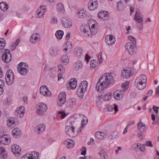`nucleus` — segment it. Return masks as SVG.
Instances as JSON below:
<instances>
[{
  "label": "nucleus",
  "mask_w": 159,
  "mask_h": 159,
  "mask_svg": "<svg viewBox=\"0 0 159 159\" xmlns=\"http://www.w3.org/2000/svg\"><path fill=\"white\" fill-rule=\"evenodd\" d=\"M115 80L111 73H106L102 75L98 80L96 86L98 91L102 90L105 88L108 87L114 83Z\"/></svg>",
  "instance_id": "f257e3e1"
},
{
  "label": "nucleus",
  "mask_w": 159,
  "mask_h": 159,
  "mask_svg": "<svg viewBox=\"0 0 159 159\" xmlns=\"http://www.w3.org/2000/svg\"><path fill=\"white\" fill-rule=\"evenodd\" d=\"M147 77L144 75H142L139 77H137L135 81V85L139 89H143L146 86V83Z\"/></svg>",
  "instance_id": "f03ea898"
},
{
  "label": "nucleus",
  "mask_w": 159,
  "mask_h": 159,
  "mask_svg": "<svg viewBox=\"0 0 159 159\" xmlns=\"http://www.w3.org/2000/svg\"><path fill=\"white\" fill-rule=\"evenodd\" d=\"M74 122V120L72 119H70L67 120L66 123L65 131L67 135L72 137H75L74 128L73 126V124Z\"/></svg>",
  "instance_id": "7ed1b4c3"
},
{
  "label": "nucleus",
  "mask_w": 159,
  "mask_h": 159,
  "mask_svg": "<svg viewBox=\"0 0 159 159\" xmlns=\"http://www.w3.org/2000/svg\"><path fill=\"white\" fill-rule=\"evenodd\" d=\"M5 79L7 84L10 85L13 83L14 80V74L11 70H9L7 71Z\"/></svg>",
  "instance_id": "20e7f679"
},
{
  "label": "nucleus",
  "mask_w": 159,
  "mask_h": 159,
  "mask_svg": "<svg viewBox=\"0 0 159 159\" xmlns=\"http://www.w3.org/2000/svg\"><path fill=\"white\" fill-rule=\"evenodd\" d=\"M129 43H126L125 45V48L129 54L131 55H133L136 53L137 50L136 45H133Z\"/></svg>",
  "instance_id": "39448f33"
},
{
  "label": "nucleus",
  "mask_w": 159,
  "mask_h": 159,
  "mask_svg": "<svg viewBox=\"0 0 159 159\" xmlns=\"http://www.w3.org/2000/svg\"><path fill=\"white\" fill-rule=\"evenodd\" d=\"M39 155V153L37 152H32L26 153L21 157V159H38Z\"/></svg>",
  "instance_id": "423d86ee"
},
{
  "label": "nucleus",
  "mask_w": 159,
  "mask_h": 159,
  "mask_svg": "<svg viewBox=\"0 0 159 159\" xmlns=\"http://www.w3.org/2000/svg\"><path fill=\"white\" fill-rule=\"evenodd\" d=\"M5 52L2 54V61L5 63H8L11 60V56L10 52L8 49H4Z\"/></svg>",
  "instance_id": "0eeeda50"
},
{
  "label": "nucleus",
  "mask_w": 159,
  "mask_h": 159,
  "mask_svg": "<svg viewBox=\"0 0 159 159\" xmlns=\"http://www.w3.org/2000/svg\"><path fill=\"white\" fill-rule=\"evenodd\" d=\"M26 65L25 63L23 62H20L17 65V70L18 72L22 75H25L28 71V70L27 68L25 67Z\"/></svg>",
  "instance_id": "6e6552de"
},
{
  "label": "nucleus",
  "mask_w": 159,
  "mask_h": 159,
  "mask_svg": "<svg viewBox=\"0 0 159 159\" xmlns=\"http://www.w3.org/2000/svg\"><path fill=\"white\" fill-rule=\"evenodd\" d=\"M90 29V26L88 25H82L80 28L81 31L83 32V35L85 37L91 36L92 35Z\"/></svg>",
  "instance_id": "1a4fd4ad"
},
{
  "label": "nucleus",
  "mask_w": 159,
  "mask_h": 159,
  "mask_svg": "<svg viewBox=\"0 0 159 159\" xmlns=\"http://www.w3.org/2000/svg\"><path fill=\"white\" fill-rule=\"evenodd\" d=\"M25 111V107L23 106H21L16 109L15 115L18 117L21 118L23 116Z\"/></svg>",
  "instance_id": "9d476101"
},
{
  "label": "nucleus",
  "mask_w": 159,
  "mask_h": 159,
  "mask_svg": "<svg viewBox=\"0 0 159 159\" xmlns=\"http://www.w3.org/2000/svg\"><path fill=\"white\" fill-rule=\"evenodd\" d=\"M60 51V49L58 47H52L49 49V56L51 57H55L58 55Z\"/></svg>",
  "instance_id": "9b49d317"
},
{
  "label": "nucleus",
  "mask_w": 159,
  "mask_h": 159,
  "mask_svg": "<svg viewBox=\"0 0 159 159\" xmlns=\"http://www.w3.org/2000/svg\"><path fill=\"white\" fill-rule=\"evenodd\" d=\"M124 90L122 91L120 89H119L115 91L113 93V97L114 98L117 100H119L121 99L124 94Z\"/></svg>",
  "instance_id": "f8f14e48"
},
{
  "label": "nucleus",
  "mask_w": 159,
  "mask_h": 159,
  "mask_svg": "<svg viewBox=\"0 0 159 159\" xmlns=\"http://www.w3.org/2000/svg\"><path fill=\"white\" fill-rule=\"evenodd\" d=\"M98 6L97 0H90L88 2V7L89 9L91 11L95 10Z\"/></svg>",
  "instance_id": "ddd939ff"
},
{
  "label": "nucleus",
  "mask_w": 159,
  "mask_h": 159,
  "mask_svg": "<svg viewBox=\"0 0 159 159\" xmlns=\"http://www.w3.org/2000/svg\"><path fill=\"white\" fill-rule=\"evenodd\" d=\"M40 94L45 96H50L51 92L47 86L43 85L40 87Z\"/></svg>",
  "instance_id": "4468645a"
},
{
  "label": "nucleus",
  "mask_w": 159,
  "mask_h": 159,
  "mask_svg": "<svg viewBox=\"0 0 159 159\" xmlns=\"http://www.w3.org/2000/svg\"><path fill=\"white\" fill-rule=\"evenodd\" d=\"M115 41L114 37L112 35H107L105 37V41L108 45H112L115 43Z\"/></svg>",
  "instance_id": "2eb2a0df"
},
{
  "label": "nucleus",
  "mask_w": 159,
  "mask_h": 159,
  "mask_svg": "<svg viewBox=\"0 0 159 159\" xmlns=\"http://www.w3.org/2000/svg\"><path fill=\"white\" fill-rule=\"evenodd\" d=\"M61 23L66 28H70L72 26L71 20L69 19L63 18L61 21Z\"/></svg>",
  "instance_id": "dca6fc26"
},
{
  "label": "nucleus",
  "mask_w": 159,
  "mask_h": 159,
  "mask_svg": "<svg viewBox=\"0 0 159 159\" xmlns=\"http://www.w3.org/2000/svg\"><path fill=\"white\" fill-rule=\"evenodd\" d=\"M77 80L75 78H71L69 81V83L66 84V87L68 88L70 87L72 89H75L77 86Z\"/></svg>",
  "instance_id": "f3484780"
},
{
  "label": "nucleus",
  "mask_w": 159,
  "mask_h": 159,
  "mask_svg": "<svg viewBox=\"0 0 159 159\" xmlns=\"http://www.w3.org/2000/svg\"><path fill=\"white\" fill-rule=\"evenodd\" d=\"M135 20L136 24H138L137 26L138 29L141 30L143 28V20L142 17H134Z\"/></svg>",
  "instance_id": "a211bd4d"
},
{
  "label": "nucleus",
  "mask_w": 159,
  "mask_h": 159,
  "mask_svg": "<svg viewBox=\"0 0 159 159\" xmlns=\"http://www.w3.org/2000/svg\"><path fill=\"white\" fill-rule=\"evenodd\" d=\"M132 75L131 71L129 69H124L122 71L121 76L123 78L127 79Z\"/></svg>",
  "instance_id": "6ab92c4d"
},
{
  "label": "nucleus",
  "mask_w": 159,
  "mask_h": 159,
  "mask_svg": "<svg viewBox=\"0 0 159 159\" xmlns=\"http://www.w3.org/2000/svg\"><path fill=\"white\" fill-rule=\"evenodd\" d=\"M16 119L13 117H8L7 120V124L8 126L11 128L14 127Z\"/></svg>",
  "instance_id": "aec40b11"
},
{
  "label": "nucleus",
  "mask_w": 159,
  "mask_h": 159,
  "mask_svg": "<svg viewBox=\"0 0 159 159\" xmlns=\"http://www.w3.org/2000/svg\"><path fill=\"white\" fill-rule=\"evenodd\" d=\"M12 152L15 155L18 156L20 154L21 149L20 147L16 144H14L11 147Z\"/></svg>",
  "instance_id": "412c9836"
},
{
  "label": "nucleus",
  "mask_w": 159,
  "mask_h": 159,
  "mask_svg": "<svg viewBox=\"0 0 159 159\" xmlns=\"http://www.w3.org/2000/svg\"><path fill=\"white\" fill-rule=\"evenodd\" d=\"M98 17L102 20H107L109 17L107 12L106 11H101L98 14Z\"/></svg>",
  "instance_id": "4be33fe9"
},
{
  "label": "nucleus",
  "mask_w": 159,
  "mask_h": 159,
  "mask_svg": "<svg viewBox=\"0 0 159 159\" xmlns=\"http://www.w3.org/2000/svg\"><path fill=\"white\" fill-rule=\"evenodd\" d=\"M88 85V83L87 81H83L80 83L78 89H80L81 90L86 92L87 90Z\"/></svg>",
  "instance_id": "5701e85b"
},
{
  "label": "nucleus",
  "mask_w": 159,
  "mask_h": 159,
  "mask_svg": "<svg viewBox=\"0 0 159 159\" xmlns=\"http://www.w3.org/2000/svg\"><path fill=\"white\" fill-rule=\"evenodd\" d=\"M75 56L80 57L83 55L82 49L79 47H77L74 53Z\"/></svg>",
  "instance_id": "b1692460"
},
{
  "label": "nucleus",
  "mask_w": 159,
  "mask_h": 159,
  "mask_svg": "<svg viewBox=\"0 0 159 159\" xmlns=\"http://www.w3.org/2000/svg\"><path fill=\"white\" fill-rule=\"evenodd\" d=\"M137 128L138 130L140 131L141 132H144L146 130V125L145 124H143L141 121L138 125Z\"/></svg>",
  "instance_id": "393cba45"
},
{
  "label": "nucleus",
  "mask_w": 159,
  "mask_h": 159,
  "mask_svg": "<svg viewBox=\"0 0 159 159\" xmlns=\"http://www.w3.org/2000/svg\"><path fill=\"white\" fill-rule=\"evenodd\" d=\"M65 142L67 143L66 144L67 145V148L68 149H71L74 146L75 142L72 139H68L65 140Z\"/></svg>",
  "instance_id": "a878e982"
},
{
  "label": "nucleus",
  "mask_w": 159,
  "mask_h": 159,
  "mask_svg": "<svg viewBox=\"0 0 159 159\" xmlns=\"http://www.w3.org/2000/svg\"><path fill=\"white\" fill-rule=\"evenodd\" d=\"M47 109L48 107L46 104L40 103V115H44V112H46Z\"/></svg>",
  "instance_id": "bb28decb"
},
{
  "label": "nucleus",
  "mask_w": 159,
  "mask_h": 159,
  "mask_svg": "<svg viewBox=\"0 0 159 159\" xmlns=\"http://www.w3.org/2000/svg\"><path fill=\"white\" fill-rule=\"evenodd\" d=\"M77 14L79 17L80 18H84L87 16V12L84 10L79 11Z\"/></svg>",
  "instance_id": "cd10ccee"
},
{
  "label": "nucleus",
  "mask_w": 159,
  "mask_h": 159,
  "mask_svg": "<svg viewBox=\"0 0 159 159\" xmlns=\"http://www.w3.org/2000/svg\"><path fill=\"white\" fill-rule=\"evenodd\" d=\"M21 130L18 128L14 129L12 132V135L15 137H16L17 136L21 135Z\"/></svg>",
  "instance_id": "c85d7f7f"
},
{
  "label": "nucleus",
  "mask_w": 159,
  "mask_h": 159,
  "mask_svg": "<svg viewBox=\"0 0 159 159\" xmlns=\"http://www.w3.org/2000/svg\"><path fill=\"white\" fill-rule=\"evenodd\" d=\"M82 63L80 61H78L74 63L73 68L76 70H79L82 67Z\"/></svg>",
  "instance_id": "c756f323"
},
{
  "label": "nucleus",
  "mask_w": 159,
  "mask_h": 159,
  "mask_svg": "<svg viewBox=\"0 0 159 159\" xmlns=\"http://www.w3.org/2000/svg\"><path fill=\"white\" fill-rule=\"evenodd\" d=\"M95 136L97 138L102 139L105 137L106 135L103 133L98 131L95 133Z\"/></svg>",
  "instance_id": "7c9ffc66"
},
{
  "label": "nucleus",
  "mask_w": 159,
  "mask_h": 159,
  "mask_svg": "<svg viewBox=\"0 0 159 159\" xmlns=\"http://www.w3.org/2000/svg\"><path fill=\"white\" fill-rule=\"evenodd\" d=\"M98 154L100 155L101 159H108V156L106 152L104 151H100Z\"/></svg>",
  "instance_id": "2f4dec72"
},
{
  "label": "nucleus",
  "mask_w": 159,
  "mask_h": 159,
  "mask_svg": "<svg viewBox=\"0 0 159 159\" xmlns=\"http://www.w3.org/2000/svg\"><path fill=\"white\" fill-rule=\"evenodd\" d=\"M8 8V4L5 2H2L0 3V8L3 11H6Z\"/></svg>",
  "instance_id": "473e14b6"
},
{
  "label": "nucleus",
  "mask_w": 159,
  "mask_h": 159,
  "mask_svg": "<svg viewBox=\"0 0 159 159\" xmlns=\"http://www.w3.org/2000/svg\"><path fill=\"white\" fill-rule=\"evenodd\" d=\"M61 59L62 62L65 65L67 64L69 61L68 57L66 55H63L62 56Z\"/></svg>",
  "instance_id": "72a5a7b5"
},
{
  "label": "nucleus",
  "mask_w": 159,
  "mask_h": 159,
  "mask_svg": "<svg viewBox=\"0 0 159 159\" xmlns=\"http://www.w3.org/2000/svg\"><path fill=\"white\" fill-rule=\"evenodd\" d=\"M64 35V32L61 30H58L55 33L56 37L59 39H61Z\"/></svg>",
  "instance_id": "f704fd0d"
},
{
  "label": "nucleus",
  "mask_w": 159,
  "mask_h": 159,
  "mask_svg": "<svg viewBox=\"0 0 159 159\" xmlns=\"http://www.w3.org/2000/svg\"><path fill=\"white\" fill-rule=\"evenodd\" d=\"M38 39V37L37 36V34H34L31 36L30 41L31 43H35L37 42V40Z\"/></svg>",
  "instance_id": "c9c22d12"
},
{
  "label": "nucleus",
  "mask_w": 159,
  "mask_h": 159,
  "mask_svg": "<svg viewBox=\"0 0 159 159\" xmlns=\"http://www.w3.org/2000/svg\"><path fill=\"white\" fill-rule=\"evenodd\" d=\"M76 100L74 98H72L70 99L67 101L66 103V106L67 107H68L69 106H71L73 105H75V104Z\"/></svg>",
  "instance_id": "e433bc0d"
},
{
  "label": "nucleus",
  "mask_w": 159,
  "mask_h": 159,
  "mask_svg": "<svg viewBox=\"0 0 159 159\" xmlns=\"http://www.w3.org/2000/svg\"><path fill=\"white\" fill-rule=\"evenodd\" d=\"M113 106L114 107H113L111 105H108L107 107L108 110V111H111L114 109L115 111V113H116L118 111L117 107L115 104H114Z\"/></svg>",
  "instance_id": "4c0bfd02"
},
{
  "label": "nucleus",
  "mask_w": 159,
  "mask_h": 159,
  "mask_svg": "<svg viewBox=\"0 0 159 159\" xmlns=\"http://www.w3.org/2000/svg\"><path fill=\"white\" fill-rule=\"evenodd\" d=\"M57 9L58 12L60 13L63 12L64 11L63 5L62 3L57 4Z\"/></svg>",
  "instance_id": "58836bf2"
},
{
  "label": "nucleus",
  "mask_w": 159,
  "mask_h": 159,
  "mask_svg": "<svg viewBox=\"0 0 159 159\" xmlns=\"http://www.w3.org/2000/svg\"><path fill=\"white\" fill-rule=\"evenodd\" d=\"M47 6L45 5L40 6V18L44 17V13L46 12L47 10Z\"/></svg>",
  "instance_id": "ea45409f"
},
{
  "label": "nucleus",
  "mask_w": 159,
  "mask_h": 159,
  "mask_svg": "<svg viewBox=\"0 0 159 159\" xmlns=\"http://www.w3.org/2000/svg\"><path fill=\"white\" fill-rule=\"evenodd\" d=\"M128 38L129 40L131 42H128L127 43H132V44L133 45H136V41L135 38L133 36L130 35L128 36Z\"/></svg>",
  "instance_id": "a19ab883"
},
{
  "label": "nucleus",
  "mask_w": 159,
  "mask_h": 159,
  "mask_svg": "<svg viewBox=\"0 0 159 159\" xmlns=\"http://www.w3.org/2000/svg\"><path fill=\"white\" fill-rule=\"evenodd\" d=\"M6 42L3 38H0V49H3L6 45Z\"/></svg>",
  "instance_id": "79ce46f5"
},
{
  "label": "nucleus",
  "mask_w": 159,
  "mask_h": 159,
  "mask_svg": "<svg viewBox=\"0 0 159 159\" xmlns=\"http://www.w3.org/2000/svg\"><path fill=\"white\" fill-rule=\"evenodd\" d=\"M85 92L80 89H78L77 91V93L79 98L82 99L84 97V94Z\"/></svg>",
  "instance_id": "37998d69"
},
{
  "label": "nucleus",
  "mask_w": 159,
  "mask_h": 159,
  "mask_svg": "<svg viewBox=\"0 0 159 159\" xmlns=\"http://www.w3.org/2000/svg\"><path fill=\"white\" fill-rule=\"evenodd\" d=\"M66 47L64 49V50L65 51H67L68 50L70 51L72 47V43L70 42H68L66 43Z\"/></svg>",
  "instance_id": "c03bdc74"
},
{
  "label": "nucleus",
  "mask_w": 159,
  "mask_h": 159,
  "mask_svg": "<svg viewBox=\"0 0 159 159\" xmlns=\"http://www.w3.org/2000/svg\"><path fill=\"white\" fill-rule=\"evenodd\" d=\"M66 93L64 92H61L59 93L58 98L62 100L64 99L65 101L66 102Z\"/></svg>",
  "instance_id": "a18cd8bd"
},
{
  "label": "nucleus",
  "mask_w": 159,
  "mask_h": 159,
  "mask_svg": "<svg viewBox=\"0 0 159 159\" xmlns=\"http://www.w3.org/2000/svg\"><path fill=\"white\" fill-rule=\"evenodd\" d=\"M124 6L123 5L121 1H119L117 3V7L116 9L117 10H120L123 9Z\"/></svg>",
  "instance_id": "49530a36"
},
{
  "label": "nucleus",
  "mask_w": 159,
  "mask_h": 159,
  "mask_svg": "<svg viewBox=\"0 0 159 159\" xmlns=\"http://www.w3.org/2000/svg\"><path fill=\"white\" fill-rule=\"evenodd\" d=\"M9 141V139L6 138L5 136H2L0 138V142H2L3 143H8Z\"/></svg>",
  "instance_id": "de8ad7c7"
},
{
  "label": "nucleus",
  "mask_w": 159,
  "mask_h": 159,
  "mask_svg": "<svg viewBox=\"0 0 159 159\" xmlns=\"http://www.w3.org/2000/svg\"><path fill=\"white\" fill-rule=\"evenodd\" d=\"M20 42L19 38L14 43H12L11 47L12 50L15 49L16 46H17Z\"/></svg>",
  "instance_id": "09e8293b"
},
{
  "label": "nucleus",
  "mask_w": 159,
  "mask_h": 159,
  "mask_svg": "<svg viewBox=\"0 0 159 159\" xmlns=\"http://www.w3.org/2000/svg\"><path fill=\"white\" fill-rule=\"evenodd\" d=\"M95 25L93 24L91 26V28H90V31L91 32L92 35L95 34L97 33V30L95 28Z\"/></svg>",
  "instance_id": "8fccbe9b"
},
{
  "label": "nucleus",
  "mask_w": 159,
  "mask_h": 159,
  "mask_svg": "<svg viewBox=\"0 0 159 159\" xmlns=\"http://www.w3.org/2000/svg\"><path fill=\"white\" fill-rule=\"evenodd\" d=\"M112 93H107L104 96L103 99L105 101H107L111 98Z\"/></svg>",
  "instance_id": "3c124183"
},
{
  "label": "nucleus",
  "mask_w": 159,
  "mask_h": 159,
  "mask_svg": "<svg viewBox=\"0 0 159 159\" xmlns=\"http://www.w3.org/2000/svg\"><path fill=\"white\" fill-rule=\"evenodd\" d=\"M65 102L64 99L63 100L60 99L58 98L57 101V105L58 106L61 107L62 106Z\"/></svg>",
  "instance_id": "603ef678"
},
{
  "label": "nucleus",
  "mask_w": 159,
  "mask_h": 159,
  "mask_svg": "<svg viewBox=\"0 0 159 159\" xmlns=\"http://www.w3.org/2000/svg\"><path fill=\"white\" fill-rule=\"evenodd\" d=\"M95 60H92L90 62V65L91 67H95L96 66L97 63Z\"/></svg>",
  "instance_id": "864d4df0"
},
{
  "label": "nucleus",
  "mask_w": 159,
  "mask_h": 159,
  "mask_svg": "<svg viewBox=\"0 0 159 159\" xmlns=\"http://www.w3.org/2000/svg\"><path fill=\"white\" fill-rule=\"evenodd\" d=\"M36 112L39 115H40V103L36 105L35 107Z\"/></svg>",
  "instance_id": "5fc2aeb1"
},
{
  "label": "nucleus",
  "mask_w": 159,
  "mask_h": 159,
  "mask_svg": "<svg viewBox=\"0 0 159 159\" xmlns=\"http://www.w3.org/2000/svg\"><path fill=\"white\" fill-rule=\"evenodd\" d=\"M98 57L99 63V64H101L103 61V59L102 58V52H100L99 53Z\"/></svg>",
  "instance_id": "6e6d98bb"
},
{
  "label": "nucleus",
  "mask_w": 159,
  "mask_h": 159,
  "mask_svg": "<svg viewBox=\"0 0 159 159\" xmlns=\"http://www.w3.org/2000/svg\"><path fill=\"white\" fill-rule=\"evenodd\" d=\"M39 131L40 126L39 125H38L34 128V133L38 134H39Z\"/></svg>",
  "instance_id": "4d7b16f0"
},
{
  "label": "nucleus",
  "mask_w": 159,
  "mask_h": 159,
  "mask_svg": "<svg viewBox=\"0 0 159 159\" xmlns=\"http://www.w3.org/2000/svg\"><path fill=\"white\" fill-rule=\"evenodd\" d=\"M58 114H60L61 115V119H63L66 116V114L65 112L63 111H58L57 112Z\"/></svg>",
  "instance_id": "13d9d810"
},
{
  "label": "nucleus",
  "mask_w": 159,
  "mask_h": 159,
  "mask_svg": "<svg viewBox=\"0 0 159 159\" xmlns=\"http://www.w3.org/2000/svg\"><path fill=\"white\" fill-rule=\"evenodd\" d=\"M81 151V154L83 155H85L86 153V148L85 147H83L80 149Z\"/></svg>",
  "instance_id": "bf43d9fd"
},
{
  "label": "nucleus",
  "mask_w": 159,
  "mask_h": 159,
  "mask_svg": "<svg viewBox=\"0 0 159 159\" xmlns=\"http://www.w3.org/2000/svg\"><path fill=\"white\" fill-rule=\"evenodd\" d=\"M58 68L60 71L64 72L65 70L64 68L61 64H59L58 65Z\"/></svg>",
  "instance_id": "052dcab7"
},
{
  "label": "nucleus",
  "mask_w": 159,
  "mask_h": 159,
  "mask_svg": "<svg viewBox=\"0 0 159 159\" xmlns=\"http://www.w3.org/2000/svg\"><path fill=\"white\" fill-rule=\"evenodd\" d=\"M118 134V133L116 131L112 133L111 134V139H114L116 137L117 135Z\"/></svg>",
  "instance_id": "680f3d73"
},
{
  "label": "nucleus",
  "mask_w": 159,
  "mask_h": 159,
  "mask_svg": "<svg viewBox=\"0 0 159 159\" xmlns=\"http://www.w3.org/2000/svg\"><path fill=\"white\" fill-rule=\"evenodd\" d=\"M41 125H40V126ZM46 128V125H45L44 124H43L41 125V126L40 127V132H43L45 130V129Z\"/></svg>",
  "instance_id": "e2e57ef3"
},
{
  "label": "nucleus",
  "mask_w": 159,
  "mask_h": 159,
  "mask_svg": "<svg viewBox=\"0 0 159 159\" xmlns=\"http://www.w3.org/2000/svg\"><path fill=\"white\" fill-rule=\"evenodd\" d=\"M152 109L156 113H157L158 112V109H159V107H156L155 105H153L152 107Z\"/></svg>",
  "instance_id": "0e129e2a"
},
{
  "label": "nucleus",
  "mask_w": 159,
  "mask_h": 159,
  "mask_svg": "<svg viewBox=\"0 0 159 159\" xmlns=\"http://www.w3.org/2000/svg\"><path fill=\"white\" fill-rule=\"evenodd\" d=\"M145 145L147 146L150 147H152L153 146V144H152L151 141H146Z\"/></svg>",
  "instance_id": "69168bd1"
},
{
  "label": "nucleus",
  "mask_w": 159,
  "mask_h": 159,
  "mask_svg": "<svg viewBox=\"0 0 159 159\" xmlns=\"http://www.w3.org/2000/svg\"><path fill=\"white\" fill-rule=\"evenodd\" d=\"M153 93V91L152 90H149L147 93V95L148 97H150L152 95Z\"/></svg>",
  "instance_id": "338daca9"
},
{
  "label": "nucleus",
  "mask_w": 159,
  "mask_h": 159,
  "mask_svg": "<svg viewBox=\"0 0 159 159\" xmlns=\"http://www.w3.org/2000/svg\"><path fill=\"white\" fill-rule=\"evenodd\" d=\"M85 60L87 62H89L90 59V57L88 54H86L85 56Z\"/></svg>",
  "instance_id": "774afa93"
}]
</instances>
